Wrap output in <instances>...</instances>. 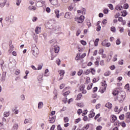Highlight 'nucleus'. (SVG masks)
<instances>
[{
	"label": "nucleus",
	"instance_id": "obj_4",
	"mask_svg": "<svg viewBox=\"0 0 130 130\" xmlns=\"http://www.w3.org/2000/svg\"><path fill=\"white\" fill-rule=\"evenodd\" d=\"M102 87H101L100 91L101 93H104L105 91H106V88H107V84H106V81H104L102 82Z\"/></svg>",
	"mask_w": 130,
	"mask_h": 130
},
{
	"label": "nucleus",
	"instance_id": "obj_10",
	"mask_svg": "<svg viewBox=\"0 0 130 130\" xmlns=\"http://www.w3.org/2000/svg\"><path fill=\"white\" fill-rule=\"evenodd\" d=\"M89 118H93L95 116V112H94V110L92 109L90 111V114L88 115Z\"/></svg>",
	"mask_w": 130,
	"mask_h": 130
},
{
	"label": "nucleus",
	"instance_id": "obj_2",
	"mask_svg": "<svg viewBox=\"0 0 130 130\" xmlns=\"http://www.w3.org/2000/svg\"><path fill=\"white\" fill-rule=\"evenodd\" d=\"M31 51L32 52L33 55L34 56H37L38 54H39V50L38 49V48L36 47V45H34L31 48Z\"/></svg>",
	"mask_w": 130,
	"mask_h": 130
},
{
	"label": "nucleus",
	"instance_id": "obj_31",
	"mask_svg": "<svg viewBox=\"0 0 130 130\" xmlns=\"http://www.w3.org/2000/svg\"><path fill=\"white\" fill-rule=\"evenodd\" d=\"M114 125L116 126H120V122L118 121H115V122H114Z\"/></svg>",
	"mask_w": 130,
	"mask_h": 130
},
{
	"label": "nucleus",
	"instance_id": "obj_26",
	"mask_svg": "<svg viewBox=\"0 0 130 130\" xmlns=\"http://www.w3.org/2000/svg\"><path fill=\"white\" fill-rule=\"evenodd\" d=\"M69 121H70V119H69V117H64L63 118V122L65 123H67L68 122H69Z\"/></svg>",
	"mask_w": 130,
	"mask_h": 130
},
{
	"label": "nucleus",
	"instance_id": "obj_56",
	"mask_svg": "<svg viewBox=\"0 0 130 130\" xmlns=\"http://www.w3.org/2000/svg\"><path fill=\"white\" fill-rule=\"evenodd\" d=\"M96 130H102V126L99 125V126H96Z\"/></svg>",
	"mask_w": 130,
	"mask_h": 130
},
{
	"label": "nucleus",
	"instance_id": "obj_51",
	"mask_svg": "<svg viewBox=\"0 0 130 130\" xmlns=\"http://www.w3.org/2000/svg\"><path fill=\"white\" fill-rule=\"evenodd\" d=\"M117 60V55H115L113 58V61H116Z\"/></svg>",
	"mask_w": 130,
	"mask_h": 130
},
{
	"label": "nucleus",
	"instance_id": "obj_57",
	"mask_svg": "<svg viewBox=\"0 0 130 130\" xmlns=\"http://www.w3.org/2000/svg\"><path fill=\"white\" fill-rule=\"evenodd\" d=\"M101 107V105L100 104H98L95 106L96 109H99Z\"/></svg>",
	"mask_w": 130,
	"mask_h": 130
},
{
	"label": "nucleus",
	"instance_id": "obj_9",
	"mask_svg": "<svg viewBox=\"0 0 130 130\" xmlns=\"http://www.w3.org/2000/svg\"><path fill=\"white\" fill-rule=\"evenodd\" d=\"M49 121L50 123H54V122H55V116L50 117Z\"/></svg>",
	"mask_w": 130,
	"mask_h": 130
},
{
	"label": "nucleus",
	"instance_id": "obj_3",
	"mask_svg": "<svg viewBox=\"0 0 130 130\" xmlns=\"http://www.w3.org/2000/svg\"><path fill=\"white\" fill-rule=\"evenodd\" d=\"M58 73H59L60 77L57 78V81H61V80L63 79V77H64V74H66V72H64V70H60L58 71Z\"/></svg>",
	"mask_w": 130,
	"mask_h": 130
},
{
	"label": "nucleus",
	"instance_id": "obj_60",
	"mask_svg": "<svg viewBox=\"0 0 130 130\" xmlns=\"http://www.w3.org/2000/svg\"><path fill=\"white\" fill-rule=\"evenodd\" d=\"M81 30H78L76 32V36H79L80 35V34H81Z\"/></svg>",
	"mask_w": 130,
	"mask_h": 130
},
{
	"label": "nucleus",
	"instance_id": "obj_1",
	"mask_svg": "<svg viewBox=\"0 0 130 130\" xmlns=\"http://www.w3.org/2000/svg\"><path fill=\"white\" fill-rule=\"evenodd\" d=\"M50 52L51 53V60H53L54 57H56V54L54 53H58L59 52V47L57 45L53 46L50 50Z\"/></svg>",
	"mask_w": 130,
	"mask_h": 130
},
{
	"label": "nucleus",
	"instance_id": "obj_32",
	"mask_svg": "<svg viewBox=\"0 0 130 130\" xmlns=\"http://www.w3.org/2000/svg\"><path fill=\"white\" fill-rule=\"evenodd\" d=\"M43 107V103L42 102H39L38 104V108L40 109Z\"/></svg>",
	"mask_w": 130,
	"mask_h": 130
},
{
	"label": "nucleus",
	"instance_id": "obj_20",
	"mask_svg": "<svg viewBox=\"0 0 130 130\" xmlns=\"http://www.w3.org/2000/svg\"><path fill=\"white\" fill-rule=\"evenodd\" d=\"M64 18L66 19H71V13L69 12L66 13L64 16Z\"/></svg>",
	"mask_w": 130,
	"mask_h": 130
},
{
	"label": "nucleus",
	"instance_id": "obj_5",
	"mask_svg": "<svg viewBox=\"0 0 130 130\" xmlns=\"http://www.w3.org/2000/svg\"><path fill=\"white\" fill-rule=\"evenodd\" d=\"M86 55V53H83L82 55H81V53H77L75 57V60H81V59H83Z\"/></svg>",
	"mask_w": 130,
	"mask_h": 130
},
{
	"label": "nucleus",
	"instance_id": "obj_46",
	"mask_svg": "<svg viewBox=\"0 0 130 130\" xmlns=\"http://www.w3.org/2000/svg\"><path fill=\"white\" fill-rule=\"evenodd\" d=\"M5 63V61L3 59L0 60V65L1 66L2 68H3L4 64Z\"/></svg>",
	"mask_w": 130,
	"mask_h": 130
},
{
	"label": "nucleus",
	"instance_id": "obj_54",
	"mask_svg": "<svg viewBox=\"0 0 130 130\" xmlns=\"http://www.w3.org/2000/svg\"><path fill=\"white\" fill-rule=\"evenodd\" d=\"M80 121H81V118H78V119L75 120V123H79V122Z\"/></svg>",
	"mask_w": 130,
	"mask_h": 130
},
{
	"label": "nucleus",
	"instance_id": "obj_62",
	"mask_svg": "<svg viewBox=\"0 0 130 130\" xmlns=\"http://www.w3.org/2000/svg\"><path fill=\"white\" fill-rule=\"evenodd\" d=\"M100 117V113H99L97 115H96V116L94 117V119L96 120L98 118H99Z\"/></svg>",
	"mask_w": 130,
	"mask_h": 130
},
{
	"label": "nucleus",
	"instance_id": "obj_18",
	"mask_svg": "<svg viewBox=\"0 0 130 130\" xmlns=\"http://www.w3.org/2000/svg\"><path fill=\"white\" fill-rule=\"evenodd\" d=\"M121 100H124L125 98V93L124 92H122L120 93Z\"/></svg>",
	"mask_w": 130,
	"mask_h": 130
},
{
	"label": "nucleus",
	"instance_id": "obj_15",
	"mask_svg": "<svg viewBox=\"0 0 130 130\" xmlns=\"http://www.w3.org/2000/svg\"><path fill=\"white\" fill-rule=\"evenodd\" d=\"M124 89L126 90L127 92H130V86L129 84H126L124 86Z\"/></svg>",
	"mask_w": 130,
	"mask_h": 130
},
{
	"label": "nucleus",
	"instance_id": "obj_36",
	"mask_svg": "<svg viewBox=\"0 0 130 130\" xmlns=\"http://www.w3.org/2000/svg\"><path fill=\"white\" fill-rule=\"evenodd\" d=\"M120 125H121L122 127H125V126H126V124L124 121L120 122Z\"/></svg>",
	"mask_w": 130,
	"mask_h": 130
},
{
	"label": "nucleus",
	"instance_id": "obj_14",
	"mask_svg": "<svg viewBox=\"0 0 130 130\" xmlns=\"http://www.w3.org/2000/svg\"><path fill=\"white\" fill-rule=\"evenodd\" d=\"M102 45H103V46H106V47H109V46H110V45H111L110 43H105V41H104L102 42Z\"/></svg>",
	"mask_w": 130,
	"mask_h": 130
},
{
	"label": "nucleus",
	"instance_id": "obj_47",
	"mask_svg": "<svg viewBox=\"0 0 130 130\" xmlns=\"http://www.w3.org/2000/svg\"><path fill=\"white\" fill-rule=\"evenodd\" d=\"M114 111H115V112H119V110L118 109V107H115V108H114Z\"/></svg>",
	"mask_w": 130,
	"mask_h": 130
},
{
	"label": "nucleus",
	"instance_id": "obj_29",
	"mask_svg": "<svg viewBox=\"0 0 130 130\" xmlns=\"http://www.w3.org/2000/svg\"><path fill=\"white\" fill-rule=\"evenodd\" d=\"M111 74V72H110L109 71H108L104 73V76L105 77H108V76H110Z\"/></svg>",
	"mask_w": 130,
	"mask_h": 130
},
{
	"label": "nucleus",
	"instance_id": "obj_50",
	"mask_svg": "<svg viewBox=\"0 0 130 130\" xmlns=\"http://www.w3.org/2000/svg\"><path fill=\"white\" fill-rule=\"evenodd\" d=\"M103 52H104V50L103 48L100 49L99 50V53L100 54H103Z\"/></svg>",
	"mask_w": 130,
	"mask_h": 130
},
{
	"label": "nucleus",
	"instance_id": "obj_63",
	"mask_svg": "<svg viewBox=\"0 0 130 130\" xmlns=\"http://www.w3.org/2000/svg\"><path fill=\"white\" fill-rule=\"evenodd\" d=\"M50 8L49 7H47L46 9V11L47 13H50Z\"/></svg>",
	"mask_w": 130,
	"mask_h": 130
},
{
	"label": "nucleus",
	"instance_id": "obj_27",
	"mask_svg": "<svg viewBox=\"0 0 130 130\" xmlns=\"http://www.w3.org/2000/svg\"><path fill=\"white\" fill-rule=\"evenodd\" d=\"M82 97H83V95L82 94V93L78 94L77 95L76 100L77 101L81 100V98H82Z\"/></svg>",
	"mask_w": 130,
	"mask_h": 130
},
{
	"label": "nucleus",
	"instance_id": "obj_59",
	"mask_svg": "<svg viewBox=\"0 0 130 130\" xmlns=\"http://www.w3.org/2000/svg\"><path fill=\"white\" fill-rule=\"evenodd\" d=\"M110 70L113 71V70H115V66L114 65L111 66L110 67Z\"/></svg>",
	"mask_w": 130,
	"mask_h": 130
},
{
	"label": "nucleus",
	"instance_id": "obj_22",
	"mask_svg": "<svg viewBox=\"0 0 130 130\" xmlns=\"http://www.w3.org/2000/svg\"><path fill=\"white\" fill-rule=\"evenodd\" d=\"M31 121H32V119H25L24 123L25 124H26V123H31Z\"/></svg>",
	"mask_w": 130,
	"mask_h": 130
},
{
	"label": "nucleus",
	"instance_id": "obj_30",
	"mask_svg": "<svg viewBox=\"0 0 130 130\" xmlns=\"http://www.w3.org/2000/svg\"><path fill=\"white\" fill-rule=\"evenodd\" d=\"M76 106L78 107L83 108L84 107V104L83 103H78L76 104Z\"/></svg>",
	"mask_w": 130,
	"mask_h": 130
},
{
	"label": "nucleus",
	"instance_id": "obj_55",
	"mask_svg": "<svg viewBox=\"0 0 130 130\" xmlns=\"http://www.w3.org/2000/svg\"><path fill=\"white\" fill-rule=\"evenodd\" d=\"M57 130H62V128L61 127V126H60V124L57 126Z\"/></svg>",
	"mask_w": 130,
	"mask_h": 130
},
{
	"label": "nucleus",
	"instance_id": "obj_45",
	"mask_svg": "<svg viewBox=\"0 0 130 130\" xmlns=\"http://www.w3.org/2000/svg\"><path fill=\"white\" fill-rule=\"evenodd\" d=\"M119 119L120 120H123L124 119V115L122 114L119 117Z\"/></svg>",
	"mask_w": 130,
	"mask_h": 130
},
{
	"label": "nucleus",
	"instance_id": "obj_35",
	"mask_svg": "<svg viewBox=\"0 0 130 130\" xmlns=\"http://www.w3.org/2000/svg\"><path fill=\"white\" fill-rule=\"evenodd\" d=\"M79 90L80 91H83V90H85V85H81L79 87Z\"/></svg>",
	"mask_w": 130,
	"mask_h": 130
},
{
	"label": "nucleus",
	"instance_id": "obj_49",
	"mask_svg": "<svg viewBox=\"0 0 130 130\" xmlns=\"http://www.w3.org/2000/svg\"><path fill=\"white\" fill-rule=\"evenodd\" d=\"M82 112H83V110L81 109H78L77 111V113L79 115H80Z\"/></svg>",
	"mask_w": 130,
	"mask_h": 130
},
{
	"label": "nucleus",
	"instance_id": "obj_53",
	"mask_svg": "<svg viewBox=\"0 0 130 130\" xmlns=\"http://www.w3.org/2000/svg\"><path fill=\"white\" fill-rule=\"evenodd\" d=\"M81 44H82V45H87V42L83 40H81L80 41Z\"/></svg>",
	"mask_w": 130,
	"mask_h": 130
},
{
	"label": "nucleus",
	"instance_id": "obj_64",
	"mask_svg": "<svg viewBox=\"0 0 130 130\" xmlns=\"http://www.w3.org/2000/svg\"><path fill=\"white\" fill-rule=\"evenodd\" d=\"M54 128H55V125L54 124L51 126L50 130H54Z\"/></svg>",
	"mask_w": 130,
	"mask_h": 130
},
{
	"label": "nucleus",
	"instance_id": "obj_23",
	"mask_svg": "<svg viewBox=\"0 0 130 130\" xmlns=\"http://www.w3.org/2000/svg\"><path fill=\"white\" fill-rule=\"evenodd\" d=\"M85 12H86V9H84V8L82 9V11H81V10H78L77 11V13L78 14H80V13H82V14H84V15L85 14Z\"/></svg>",
	"mask_w": 130,
	"mask_h": 130
},
{
	"label": "nucleus",
	"instance_id": "obj_16",
	"mask_svg": "<svg viewBox=\"0 0 130 130\" xmlns=\"http://www.w3.org/2000/svg\"><path fill=\"white\" fill-rule=\"evenodd\" d=\"M37 9V8L36 7L33 6H30L28 7L29 11H36Z\"/></svg>",
	"mask_w": 130,
	"mask_h": 130
},
{
	"label": "nucleus",
	"instance_id": "obj_52",
	"mask_svg": "<svg viewBox=\"0 0 130 130\" xmlns=\"http://www.w3.org/2000/svg\"><path fill=\"white\" fill-rule=\"evenodd\" d=\"M123 9L126 10V9H128V4H125L123 5Z\"/></svg>",
	"mask_w": 130,
	"mask_h": 130
},
{
	"label": "nucleus",
	"instance_id": "obj_61",
	"mask_svg": "<svg viewBox=\"0 0 130 130\" xmlns=\"http://www.w3.org/2000/svg\"><path fill=\"white\" fill-rule=\"evenodd\" d=\"M20 4H21V0H16L17 6H20Z\"/></svg>",
	"mask_w": 130,
	"mask_h": 130
},
{
	"label": "nucleus",
	"instance_id": "obj_7",
	"mask_svg": "<svg viewBox=\"0 0 130 130\" xmlns=\"http://www.w3.org/2000/svg\"><path fill=\"white\" fill-rule=\"evenodd\" d=\"M118 21L121 23V24L124 26L126 24V21L125 20H123V18L122 17H119L118 18Z\"/></svg>",
	"mask_w": 130,
	"mask_h": 130
},
{
	"label": "nucleus",
	"instance_id": "obj_43",
	"mask_svg": "<svg viewBox=\"0 0 130 130\" xmlns=\"http://www.w3.org/2000/svg\"><path fill=\"white\" fill-rule=\"evenodd\" d=\"M82 74H83V70H80L77 73L78 76H81Z\"/></svg>",
	"mask_w": 130,
	"mask_h": 130
},
{
	"label": "nucleus",
	"instance_id": "obj_6",
	"mask_svg": "<svg viewBox=\"0 0 130 130\" xmlns=\"http://www.w3.org/2000/svg\"><path fill=\"white\" fill-rule=\"evenodd\" d=\"M84 20H85V17L84 16H81L80 17L75 18V21L79 23H83V22H84Z\"/></svg>",
	"mask_w": 130,
	"mask_h": 130
},
{
	"label": "nucleus",
	"instance_id": "obj_34",
	"mask_svg": "<svg viewBox=\"0 0 130 130\" xmlns=\"http://www.w3.org/2000/svg\"><path fill=\"white\" fill-rule=\"evenodd\" d=\"M111 31L113 32V33H115V32L116 31V29L115 28V27L114 26L111 27Z\"/></svg>",
	"mask_w": 130,
	"mask_h": 130
},
{
	"label": "nucleus",
	"instance_id": "obj_13",
	"mask_svg": "<svg viewBox=\"0 0 130 130\" xmlns=\"http://www.w3.org/2000/svg\"><path fill=\"white\" fill-rule=\"evenodd\" d=\"M105 106L109 109H111V108H112V104H111V103H109V102L107 103L106 104Z\"/></svg>",
	"mask_w": 130,
	"mask_h": 130
},
{
	"label": "nucleus",
	"instance_id": "obj_44",
	"mask_svg": "<svg viewBox=\"0 0 130 130\" xmlns=\"http://www.w3.org/2000/svg\"><path fill=\"white\" fill-rule=\"evenodd\" d=\"M17 129H18V124H15L13 126V127L12 128V130H17Z\"/></svg>",
	"mask_w": 130,
	"mask_h": 130
},
{
	"label": "nucleus",
	"instance_id": "obj_39",
	"mask_svg": "<svg viewBox=\"0 0 130 130\" xmlns=\"http://www.w3.org/2000/svg\"><path fill=\"white\" fill-rule=\"evenodd\" d=\"M112 94H113V95H114V96H116V95H117V94H118V90H114L113 91Z\"/></svg>",
	"mask_w": 130,
	"mask_h": 130
},
{
	"label": "nucleus",
	"instance_id": "obj_8",
	"mask_svg": "<svg viewBox=\"0 0 130 130\" xmlns=\"http://www.w3.org/2000/svg\"><path fill=\"white\" fill-rule=\"evenodd\" d=\"M117 120V117L114 115H112L110 119L111 122H115Z\"/></svg>",
	"mask_w": 130,
	"mask_h": 130
},
{
	"label": "nucleus",
	"instance_id": "obj_37",
	"mask_svg": "<svg viewBox=\"0 0 130 130\" xmlns=\"http://www.w3.org/2000/svg\"><path fill=\"white\" fill-rule=\"evenodd\" d=\"M10 115V112H5L4 114V116L5 117H8Z\"/></svg>",
	"mask_w": 130,
	"mask_h": 130
},
{
	"label": "nucleus",
	"instance_id": "obj_41",
	"mask_svg": "<svg viewBox=\"0 0 130 130\" xmlns=\"http://www.w3.org/2000/svg\"><path fill=\"white\" fill-rule=\"evenodd\" d=\"M108 7L111 10V11L114 10L113 5L112 4H108Z\"/></svg>",
	"mask_w": 130,
	"mask_h": 130
},
{
	"label": "nucleus",
	"instance_id": "obj_28",
	"mask_svg": "<svg viewBox=\"0 0 130 130\" xmlns=\"http://www.w3.org/2000/svg\"><path fill=\"white\" fill-rule=\"evenodd\" d=\"M90 73L92 74V75H95L96 74V70H95V69L94 68H90Z\"/></svg>",
	"mask_w": 130,
	"mask_h": 130
},
{
	"label": "nucleus",
	"instance_id": "obj_21",
	"mask_svg": "<svg viewBox=\"0 0 130 130\" xmlns=\"http://www.w3.org/2000/svg\"><path fill=\"white\" fill-rule=\"evenodd\" d=\"M54 13H55V14L56 15V18H59V10H55L54 11Z\"/></svg>",
	"mask_w": 130,
	"mask_h": 130
},
{
	"label": "nucleus",
	"instance_id": "obj_48",
	"mask_svg": "<svg viewBox=\"0 0 130 130\" xmlns=\"http://www.w3.org/2000/svg\"><path fill=\"white\" fill-rule=\"evenodd\" d=\"M109 12V10H108V9L107 8H105L104 11H103V12L105 13V14H108V12Z\"/></svg>",
	"mask_w": 130,
	"mask_h": 130
},
{
	"label": "nucleus",
	"instance_id": "obj_33",
	"mask_svg": "<svg viewBox=\"0 0 130 130\" xmlns=\"http://www.w3.org/2000/svg\"><path fill=\"white\" fill-rule=\"evenodd\" d=\"M70 93H71V91H70V90H68L63 93V96H65V97H67L68 95H69Z\"/></svg>",
	"mask_w": 130,
	"mask_h": 130
},
{
	"label": "nucleus",
	"instance_id": "obj_42",
	"mask_svg": "<svg viewBox=\"0 0 130 130\" xmlns=\"http://www.w3.org/2000/svg\"><path fill=\"white\" fill-rule=\"evenodd\" d=\"M9 43H10V44H9L10 48L11 49H14V46L13 45V44L12 43V41H10Z\"/></svg>",
	"mask_w": 130,
	"mask_h": 130
},
{
	"label": "nucleus",
	"instance_id": "obj_25",
	"mask_svg": "<svg viewBox=\"0 0 130 130\" xmlns=\"http://www.w3.org/2000/svg\"><path fill=\"white\" fill-rule=\"evenodd\" d=\"M115 10H116L117 11H121V10H122V6H116Z\"/></svg>",
	"mask_w": 130,
	"mask_h": 130
},
{
	"label": "nucleus",
	"instance_id": "obj_11",
	"mask_svg": "<svg viewBox=\"0 0 130 130\" xmlns=\"http://www.w3.org/2000/svg\"><path fill=\"white\" fill-rule=\"evenodd\" d=\"M6 3H7V0H0V7L4 8L6 5Z\"/></svg>",
	"mask_w": 130,
	"mask_h": 130
},
{
	"label": "nucleus",
	"instance_id": "obj_58",
	"mask_svg": "<svg viewBox=\"0 0 130 130\" xmlns=\"http://www.w3.org/2000/svg\"><path fill=\"white\" fill-rule=\"evenodd\" d=\"M87 113H88V111L87 110H84L83 111V113H82V116H84V115H86V114H87Z\"/></svg>",
	"mask_w": 130,
	"mask_h": 130
},
{
	"label": "nucleus",
	"instance_id": "obj_12",
	"mask_svg": "<svg viewBox=\"0 0 130 130\" xmlns=\"http://www.w3.org/2000/svg\"><path fill=\"white\" fill-rule=\"evenodd\" d=\"M49 2L53 6H56L58 4L57 0H49Z\"/></svg>",
	"mask_w": 130,
	"mask_h": 130
},
{
	"label": "nucleus",
	"instance_id": "obj_24",
	"mask_svg": "<svg viewBox=\"0 0 130 130\" xmlns=\"http://www.w3.org/2000/svg\"><path fill=\"white\" fill-rule=\"evenodd\" d=\"M89 127H90V125L89 124H87L85 126L83 127L82 130H87Z\"/></svg>",
	"mask_w": 130,
	"mask_h": 130
},
{
	"label": "nucleus",
	"instance_id": "obj_40",
	"mask_svg": "<svg viewBox=\"0 0 130 130\" xmlns=\"http://www.w3.org/2000/svg\"><path fill=\"white\" fill-rule=\"evenodd\" d=\"M98 42H99V39H96V40H95V41L94 42V44L95 46H98Z\"/></svg>",
	"mask_w": 130,
	"mask_h": 130
},
{
	"label": "nucleus",
	"instance_id": "obj_19",
	"mask_svg": "<svg viewBox=\"0 0 130 130\" xmlns=\"http://www.w3.org/2000/svg\"><path fill=\"white\" fill-rule=\"evenodd\" d=\"M122 15H121L122 17H125L126 15H127V12L126 10H123L121 12Z\"/></svg>",
	"mask_w": 130,
	"mask_h": 130
},
{
	"label": "nucleus",
	"instance_id": "obj_38",
	"mask_svg": "<svg viewBox=\"0 0 130 130\" xmlns=\"http://www.w3.org/2000/svg\"><path fill=\"white\" fill-rule=\"evenodd\" d=\"M90 73H91V71H90V69H87L85 72H84V74L85 75H89L90 74Z\"/></svg>",
	"mask_w": 130,
	"mask_h": 130
},
{
	"label": "nucleus",
	"instance_id": "obj_17",
	"mask_svg": "<svg viewBox=\"0 0 130 130\" xmlns=\"http://www.w3.org/2000/svg\"><path fill=\"white\" fill-rule=\"evenodd\" d=\"M41 31V27L37 26L36 28L35 32L37 34H39Z\"/></svg>",
	"mask_w": 130,
	"mask_h": 130
}]
</instances>
